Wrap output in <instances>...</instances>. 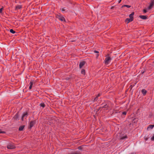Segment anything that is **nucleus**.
Instances as JSON below:
<instances>
[{"instance_id": "1", "label": "nucleus", "mask_w": 154, "mask_h": 154, "mask_svg": "<svg viewBox=\"0 0 154 154\" xmlns=\"http://www.w3.org/2000/svg\"><path fill=\"white\" fill-rule=\"evenodd\" d=\"M7 148L8 149H14L15 146L12 143H9L7 145Z\"/></svg>"}, {"instance_id": "2", "label": "nucleus", "mask_w": 154, "mask_h": 154, "mask_svg": "<svg viewBox=\"0 0 154 154\" xmlns=\"http://www.w3.org/2000/svg\"><path fill=\"white\" fill-rule=\"evenodd\" d=\"M154 5V0H151V2L150 4L148 6V10H150L152 8Z\"/></svg>"}, {"instance_id": "3", "label": "nucleus", "mask_w": 154, "mask_h": 154, "mask_svg": "<svg viewBox=\"0 0 154 154\" xmlns=\"http://www.w3.org/2000/svg\"><path fill=\"white\" fill-rule=\"evenodd\" d=\"M111 58L110 57H107L105 60V64H108L111 61Z\"/></svg>"}, {"instance_id": "4", "label": "nucleus", "mask_w": 154, "mask_h": 154, "mask_svg": "<svg viewBox=\"0 0 154 154\" xmlns=\"http://www.w3.org/2000/svg\"><path fill=\"white\" fill-rule=\"evenodd\" d=\"M27 116H28V114L27 112H24L23 114V115L22 116V117L21 118L22 120H23V119L24 118H26L27 117Z\"/></svg>"}, {"instance_id": "5", "label": "nucleus", "mask_w": 154, "mask_h": 154, "mask_svg": "<svg viewBox=\"0 0 154 154\" xmlns=\"http://www.w3.org/2000/svg\"><path fill=\"white\" fill-rule=\"evenodd\" d=\"M58 18L61 21H65L64 18L63 17L61 16H58Z\"/></svg>"}, {"instance_id": "6", "label": "nucleus", "mask_w": 154, "mask_h": 154, "mask_svg": "<svg viewBox=\"0 0 154 154\" xmlns=\"http://www.w3.org/2000/svg\"><path fill=\"white\" fill-rule=\"evenodd\" d=\"M35 123V121H32L31 122H30V124H29V127H30V128H31L32 127H33V126L34 125Z\"/></svg>"}, {"instance_id": "7", "label": "nucleus", "mask_w": 154, "mask_h": 154, "mask_svg": "<svg viewBox=\"0 0 154 154\" xmlns=\"http://www.w3.org/2000/svg\"><path fill=\"white\" fill-rule=\"evenodd\" d=\"M133 20H132V19H131V18H128L126 19L125 21L127 23H128L129 22L132 21Z\"/></svg>"}, {"instance_id": "8", "label": "nucleus", "mask_w": 154, "mask_h": 154, "mask_svg": "<svg viewBox=\"0 0 154 154\" xmlns=\"http://www.w3.org/2000/svg\"><path fill=\"white\" fill-rule=\"evenodd\" d=\"M85 62L84 61L82 62H80L79 67L80 68H81L85 64Z\"/></svg>"}, {"instance_id": "9", "label": "nucleus", "mask_w": 154, "mask_h": 154, "mask_svg": "<svg viewBox=\"0 0 154 154\" xmlns=\"http://www.w3.org/2000/svg\"><path fill=\"white\" fill-rule=\"evenodd\" d=\"M139 17L140 18L143 20H146L147 18V17L146 16L140 15Z\"/></svg>"}, {"instance_id": "10", "label": "nucleus", "mask_w": 154, "mask_h": 154, "mask_svg": "<svg viewBox=\"0 0 154 154\" xmlns=\"http://www.w3.org/2000/svg\"><path fill=\"white\" fill-rule=\"evenodd\" d=\"M134 13L132 12V13L131 14H130L129 15V17H130V18H131V19H132V20H133V15H134Z\"/></svg>"}, {"instance_id": "11", "label": "nucleus", "mask_w": 154, "mask_h": 154, "mask_svg": "<svg viewBox=\"0 0 154 154\" xmlns=\"http://www.w3.org/2000/svg\"><path fill=\"white\" fill-rule=\"evenodd\" d=\"M21 7H22L21 5H18L16 6V8L15 9L16 10H18V9H20L21 8Z\"/></svg>"}, {"instance_id": "12", "label": "nucleus", "mask_w": 154, "mask_h": 154, "mask_svg": "<svg viewBox=\"0 0 154 154\" xmlns=\"http://www.w3.org/2000/svg\"><path fill=\"white\" fill-rule=\"evenodd\" d=\"M141 92L143 95H145L147 91L144 89H143L141 90Z\"/></svg>"}, {"instance_id": "13", "label": "nucleus", "mask_w": 154, "mask_h": 154, "mask_svg": "<svg viewBox=\"0 0 154 154\" xmlns=\"http://www.w3.org/2000/svg\"><path fill=\"white\" fill-rule=\"evenodd\" d=\"M30 86H29V89H31L32 88V85H33V82H30L29 83Z\"/></svg>"}, {"instance_id": "14", "label": "nucleus", "mask_w": 154, "mask_h": 154, "mask_svg": "<svg viewBox=\"0 0 154 154\" xmlns=\"http://www.w3.org/2000/svg\"><path fill=\"white\" fill-rule=\"evenodd\" d=\"M24 128V126H20L19 129V131H22Z\"/></svg>"}, {"instance_id": "15", "label": "nucleus", "mask_w": 154, "mask_h": 154, "mask_svg": "<svg viewBox=\"0 0 154 154\" xmlns=\"http://www.w3.org/2000/svg\"><path fill=\"white\" fill-rule=\"evenodd\" d=\"M18 115L17 114H16L14 116V118L16 120H17L18 118Z\"/></svg>"}, {"instance_id": "16", "label": "nucleus", "mask_w": 154, "mask_h": 154, "mask_svg": "<svg viewBox=\"0 0 154 154\" xmlns=\"http://www.w3.org/2000/svg\"><path fill=\"white\" fill-rule=\"evenodd\" d=\"M154 126V125H150L147 128V129H148L149 128L152 129Z\"/></svg>"}, {"instance_id": "17", "label": "nucleus", "mask_w": 154, "mask_h": 154, "mask_svg": "<svg viewBox=\"0 0 154 154\" xmlns=\"http://www.w3.org/2000/svg\"><path fill=\"white\" fill-rule=\"evenodd\" d=\"M108 107V105L106 104H105L103 106H102L101 107L102 108H104L105 109H107V108Z\"/></svg>"}, {"instance_id": "18", "label": "nucleus", "mask_w": 154, "mask_h": 154, "mask_svg": "<svg viewBox=\"0 0 154 154\" xmlns=\"http://www.w3.org/2000/svg\"><path fill=\"white\" fill-rule=\"evenodd\" d=\"M125 7H127L128 8H129L131 7V6L127 5H124L122 6V8H123Z\"/></svg>"}, {"instance_id": "19", "label": "nucleus", "mask_w": 154, "mask_h": 154, "mask_svg": "<svg viewBox=\"0 0 154 154\" xmlns=\"http://www.w3.org/2000/svg\"><path fill=\"white\" fill-rule=\"evenodd\" d=\"M40 106L41 107H42L43 108H44L45 107V104L44 103H41L40 104Z\"/></svg>"}, {"instance_id": "20", "label": "nucleus", "mask_w": 154, "mask_h": 154, "mask_svg": "<svg viewBox=\"0 0 154 154\" xmlns=\"http://www.w3.org/2000/svg\"><path fill=\"white\" fill-rule=\"evenodd\" d=\"M10 32H11L13 34H14L15 33V32L14 31L13 29H11L10 30Z\"/></svg>"}, {"instance_id": "21", "label": "nucleus", "mask_w": 154, "mask_h": 154, "mask_svg": "<svg viewBox=\"0 0 154 154\" xmlns=\"http://www.w3.org/2000/svg\"><path fill=\"white\" fill-rule=\"evenodd\" d=\"M80 154V152H72V153H71L69 154Z\"/></svg>"}, {"instance_id": "22", "label": "nucleus", "mask_w": 154, "mask_h": 154, "mask_svg": "<svg viewBox=\"0 0 154 154\" xmlns=\"http://www.w3.org/2000/svg\"><path fill=\"white\" fill-rule=\"evenodd\" d=\"M81 73L82 74L84 75L85 74V70L84 69H82L81 71Z\"/></svg>"}, {"instance_id": "23", "label": "nucleus", "mask_w": 154, "mask_h": 154, "mask_svg": "<svg viewBox=\"0 0 154 154\" xmlns=\"http://www.w3.org/2000/svg\"><path fill=\"white\" fill-rule=\"evenodd\" d=\"M152 113L151 112H150L149 115V118H151L152 116Z\"/></svg>"}, {"instance_id": "24", "label": "nucleus", "mask_w": 154, "mask_h": 154, "mask_svg": "<svg viewBox=\"0 0 154 154\" xmlns=\"http://www.w3.org/2000/svg\"><path fill=\"white\" fill-rule=\"evenodd\" d=\"M3 10V8H2L0 9V13H2V10Z\"/></svg>"}, {"instance_id": "25", "label": "nucleus", "mask_w": 154, "mask_h": 154, "mask_svg": "<svg viewBox=\"0 0 154 154\" xmlns=\"http://www.w3.org/2000/svg\"><path fill=\"white\" fill-rule=\"evenodd\" d=\"M151 140H154V135L153 136L151 137Z\"/></svg>"}, {"instance_id": "26", "label": "nucleus", "mask_w": 154, "mask_h": 154, "mask_svg": "<svg viewBox=\"0 0 154 154\" xmlns=\"http://www.w3.org/2000/svg\"><path fill=\"white\" fill-rule=\"evenodd\" d=\"M98 97L97 96L96 98L94 99V101H97V98H98Z\"/></svg>"}, {"instance_id": "27", "label": "nucleus", "mask_w": 154, "mask_h": 154, "mask_svg": "<svg viewBox=\"0 0 154 154\" xmlns=\"http://www.w3.org/2000/svg\"><path fill=\"white\" fill-rule=\"evenodd\" d=\"M65 10V8H62V11H64Z\"/></svg>"}, {"instance_id": "28", "label": "nucleus", "mask_w": 154, "mask_h": 154, "mask_svg": "<svg viewBox=\"0 0 154 154\" xmlns=\"http://www.w3.org/2000/svg\"><path fill=\"white\" fill-rule=\"evenodd\" d=\"M126 114V112H123L122 113V114L124 115H125Z\"/></svg>"}, {"instance_id": "29", "label": "nucleus", "mask_w": 154, "mask_h": 154, "mask_svg": "<svg viewBox=\"0 0 154 154\" xmlns=\"http://www.w3.org/2000/svg\"><path fill=\"white\" fill-rule=\"evenodd\" d=\"M126 137H122V138H121V139L122 140H123V139H125V138Z\"/></svg>"}, {"instance_id": "30", "label": "nucleus", "mask_w": 154, "mask_h": 154, "mask_svg": "<svg viewBox=\"0 0 154 154\" xmlns=\"http://www.w3.org/2000/svg\"><path fill=\"white\" fill-rule=\"evenodd\" d=\"M146 12H147V11H146V10H145V9H144V10H143V12H144V13H146Z\"/></svg>"}, {"instance_id": "31", "label": "nucleus", "mask_w": 154, "mask_h": 154, "mask_svg": "<svg viewBox=\"0 0 154 154\" xmlns=\"http://www.w3.org/2000/svg\"><path fill=\"white\" fill-rule=\"evenodd\" d=\"M94 52L95 53H98L99 52L97 51H94Z\"/></svg>"}, {"instance_id": "32", "label": "nucleus", "mask_w": 154, "mask_h": 154, "mask_svg": "<svg viewBox=\"0 0 154 154\" xmlns=\"http://www.w3.org/2000/svg\"><path fill=\"white\" fill-rule=\"evenodd\" d=\"M78 149H79V150H81L82 149V148L81 147H79L78 148Z\"/></svg>"}, {"instance_id": "33", "label": "nucleus", "mask_w": 154, "mask_h": 154, "mask_svg": "<svg viewBox=\"0 0 154 154\" xmlns=\"http://www.w3.org/2000/svg\"><path fill=\"white\" fill-rule=\"evenodd\" d=\"M121 0H119V1H118V2H119V3H120V2H121Z\"/></svg>"}, {"instance_id": "34", "label": "nucleus", "mask_w": 154, "mask_h": 154, "mask_svg": "<svg viewBox=\"0 0 154 154\" xmlns=\"http://www.w3.org/2000/svg\"><path fill=\"white\" fill-rule=\"evenodd\" d=\"M100 94H98L97 96L98 97H99V96H100Z\"/></svg>"}, {"instance_id": "35", "label": "nucleus", "mask_w": 154, "mask_h": 154, "mask_svg": "<svg viewBox=\"0 0 154 154\" xmlns=\"http://www.w3.org/2000/svg\"><path fill=\"white\" fill-rule=\"evenodd\" d=\"M3 133L1 131V130L0 129V133Z\"/></svg>"}, {"instance_id": "36", "label": "nucleus", "mask_w": 154, "mask_h": 154, "mask_svg": "<svg viewBox=\"0 0 154 154\" xmlns=\"http://www.w3.org/2000/svg\"><path fill=\"white\" fill-rule=\"evenodd\" d=\"M66 79L67 80L68 79V78H66Z\"/></svg>"}, {"instance_id": "37", "label": "nucleus", "mask_w": 154, "mask_h": 154, "mask_svg": "<svg viewBox=\"0 0 154 154\" xmlns=\"http://www.w3.org/2000/svg\"><path fill=\"white\" fill-rule=\"evenodd\" d=\"M147 140V139L146 138V140Z\"/></svg>"}]
</instances>
